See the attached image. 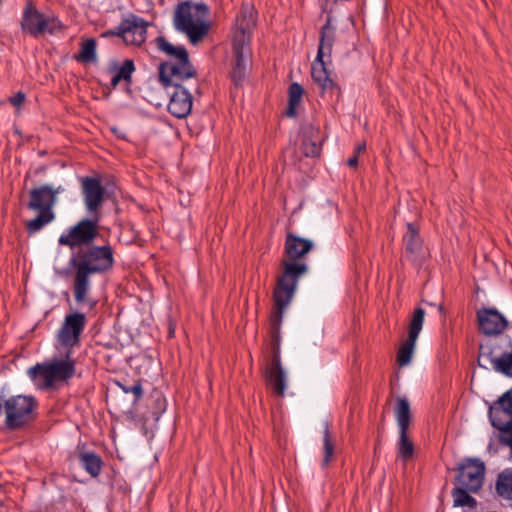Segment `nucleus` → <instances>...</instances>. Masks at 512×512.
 Wrapping results in <instances>:
<instances>
[{
  "label": "nucleus",
  "instance_id": "obj_22",
  "mask_svg": "<svg viewBox=\"0 0 512 512\" xmlns=\"http://www.w3.org/2000/svg\"><path fill=\"white\" fill-rule=\"evenodd\" d=\"M300 151L305 157L316 158L321 155L323 138L318 126L306 124L300 130Z\"/></svg>",
  "mask_w": 512,
  "mask_h": 512
},
{
  "label": "nucleus",
  "instance_id": "obj_2",
  "mask_svg": "<svg viewBox=\"0 0 512 512\" xmlns=\"http://www.w3.org/2000/svg\"><path fill=\"white\" fill-rule=\"evenodd\" d=\"M314 248V243L308 238L287 232L284 240L283 257L280 262L281 275L277 278L274 296L293 299L299 279L305 275L309 267L305 257Z\"/></svg>",
  "mask_w": 512,
  "mask_h": 512
},
{
  "label": "nucleus",
  "instance_id": "obj_6",
  "mask_svg": "<svg viewBox=\"0 0 512 512\" xmlns=\"http://www.w3.org/2000/svg\"><path fill=\"white\" fill-rule=\"evenodd\" d=\"M334 40L335 28L331 25V17H327L325 24L321 28L317 56L311 66V76L313 81L319 86L321 96L328 94L331 99L335 97V102H338L341 97V88L331 78L330 71L327 69V63L324 61L325 56L331 57Z\"/></svg>",
  "mask_w": 512,
  "mask_h": 512
},
{
  "label": "nucleus",
  "instance_id": "obj_5",
  "mask_svg": "<svg viewBox=\"0 0 512 512\" xmlns=\"http://www.w3.org/2000/svg\"><path fill=\"white\" fill-rule=\"evenodd\" d=\"M159 82L170 96L168 112L178 119L186 118L192 110V91L197 92L200 88L198 75L185 78L172 67L170 76H165V72L162 71Z\"/></svg>",
  "mask_w": 512,
  "mask_h": 512
},
{
  "label": "nucleus",
  "instance_id": "obj_26",
  "mask_svg": "<svg viewBox=\"0 0 512 512\" xmlns=\"http://www.w3.org/2000/svg\"><path fill=\"white\" fill-rule=\"evenodd\" d=\"M77 458L81 467L92 477L96 478L100 475L103 460L100 455L94 451L79 450L77 446Z\"/></svg>",
  "mask_w": 512,
  "mask_h": 512
},
{
  "label": "nucleus",
  "instance_id": "obj_14",
  "mask_svg": "<svg viewBox=\"0 0 512 512\" xmlns=\"http://www.w3.org/2000/svg\"><path fill=\"white\" fill-rule=\"evenodd\" d=\"M86 324L87 318L82 312L74 311L65 316L57 332V340L66 350L65 355L68 358L71 357L73 348L80 345Z\"/></svg>",
  "mask_w": 512,
  "mask_h": 512
},
{
  "label": "nucleus",
  "instance_id": "obj_15",
  "mask_svg": "<svg viewBox=\"0 0 512 512\" xmlns=\"http://www.w3.org/2000/svg\"><path fill=\"white\" fill-rule=\"evenodd\" d=\"M485 469V464L480 459L466 458L456 468V482L470 492L477 493L483 486Z\"/></svg>",
  "mask_w": 512,
  "mask_h": 512
},
{
  "label": "nucleus",
  "instance_id": "obj_28",
  "mask_svg": "<svg viewBox=\"0 0 512 512\" xmlns=\"http://www.w3.org/2000/svg\"><path fill=\"white\" fill-rule=\"evenodd\" d=\"M304 95L303 87L293 82L288 88V105L285 111V116L288 118H295L297 116V107L300 105Z\"/></svg>",
  "mask_w": 512,
  "mask_h": 512
},
{
  "label": "nucleus",
  "instance_id": "obj_8",
  "mask_svg": "<svg viewBox=\"0 0 512 512\" xmlns=\"http://www.w3.org/2000/svg\"><path fill=\"white\" fill-rule=\"evenodd\" d=\"M75 361L65 355V359H54L49 363H37L29 368L28 375L37 388L47 390L57 382H67L75 375Z\"/></svg>",
  "mask_w": 512,
  "mask_h": 512
},
{
  "label": "nucleus",
  "instance_id": "obj_36",
  "mask_svg": "<svg viewBox=\"0 0 512 512\" xmlns=\"http://www.w3.org/2000/svg\"><path fill=\"white\" fill-rule=\"evenodd\" d=\"M115 384L124 392L132 393L134 395L133 404H136L143 396V387L141 381H136L132 386L122 384L120 381H115Z\"/></svg>",
  "mask_w": 512,
  "mask_h": 512
},
{
  "label": "nucleus",
  "instance_id": "obj_32",
  "mask_svg": "<svg viewBox=\"0 0 512 512\" xmlns=\"http://www.w3.org/2000/svg\"><path fill=\"white\" fill-rule=\"evenodd\" d=\"M470 490L467 488L457 485L452 489L453 505L457 506H468L474 508L477 505V501L470 495Z\"/></svg>",
  "mask_w": 512,
  "mask_h": 512
},
{
  "label": "nucleus",
  "instance_id": "obj_18",
  "mask_svg": "<svg viewBox=\"0 0 512 512\" xmlns=\"http://www.w3.org/2000/svg\"><path fill=\"white\" fill-rule=\"evenodd\" d=\"M79 182L86 209L91 213L98 211L105 199L101 177L82 176Z\"/></svg>",
  "mask_w": 512,
  "mask_h": 512
},
{
  "label": "nucleus",
  "instance_id": "obj_35",
  "mask_svg": "<svg viewBox=\"0 0 512 512\" xmlns=\"http://www.w3.org/2000/svg\"><path fill=\"white\" fill-rule=\"evenodd\" d=\"M492 368L507 377H512V351L501 354L495 359Z\"/></svg>",
  "mask_w": 512,
  "mask_h": 512
},
{
  "label": "nucleus",
  "instance_id": "obj_19",
  "mask_svg": "<svg viewBox=\"0 0 512 512\" xmlns=\"http://www.w3.org/2000/svg\"><path fill=\"white\" fill-rule=\"evenodd\" d=\"M479 332L485 336L500 335L509 325L506 317L496 308L483 307L476 313Z\"/></svg>",
  "mask_w": 512,
  "mask_h": 512
},
{
  "label": "nucleus",
  "instance_id": "obj_21",
  "mask_svg": "<svg viewBox=\"0 0 512 512\" xmlns=\"http://www.w3.org/2000/svg\"><path fill=\"white\" fill-rule=\"evenodd\" d=\"M106 71L110 74V88L116 89L120 82H124L127 87H130L133 83L132 76L136 71L135 62L133 59H125L118 61L112 59L108 62Z\"/></svg>",
  "mask_w": 512,
  "mask_h": 512
},
{
  "label": "nucleus",
  "instance_id": "obj_42",
  "mask_svg": "<svg viewBox=\"0 0 512 512\" xmlns=\"http://www.w3.org/2000/svg\"><path fill=\"white\" fill-rule=\"evenodd\" d=\"M438 311L440 314L445 315V308H444L443 304L438 305Z\"/></svg>",
  "mask_w": 512,
  "mask_h": 512
},
{
  "label": "nucleus",
  "instance_id": "obj_29",
  "mask_svg": "<svg viewBox=\"0 0 512 512\" xmlns=\"http://www.w3.org/2000/svg\"><path fill=\"white\" fill-rule=\"evenodd\" d=\"M37 211L39 212L38 215L26 223V230L29 235L37 233L44 226L55 219V213L53 212V209L48 208L45 210Z\"/></svg>",
  "mask_w": 512,
  "mask_h": 512
},
{
  "label": "nucleus",
  "instance_id": "obj_12",
  "mask_svg": "<svg viewBox=\"0 0 512 512\" xmlns=\"http://www.w3.org/2000/svg\"><path fill=\"white\" fill-rule=\"evenodd\" d=\"M156 44L159 50L171 57H174L176 60L175 62H162L159 65V78L161 77L162 71L165 72V76H170L172 67H175L177 69V73L179 75H183L185 78L197 76V70L191 63L188 51L184 46H174L163 36L156 38Z\"/></svg>",
  "mask_w": 512,
  "mask_h": 512
},
{
  "label": "nucleus",
  "instance_id": "obj_24",
  "mask_svg": "<svg viewBox=\"0 0 512 512\" xmlns=\"http://www.w3.org/2000/svg\"><path fill=\"white\" fill-rule=\"evenodd\" d=\"M235 63L231 72V79L239 86L246 76L249 58L251 56L250 43L232 42Z\"/></svg>",
  "mask_w": 512,
  "mask_h": 512
},
{
  "label": "nucleus",
  "instance_id": "obj_37",
  "mask_svg": "<svg viewBox=\"0 0 512 512\" xmlns=\"http://www.w3.org/2000/svg\"><path fill=\"white\" fill-rule=\"evenodd\" d=\"M124 25H125L124 20L122 19L120 24L117 27L102 32L100 37L101 38H110V37L116 36V37H120L125 42L126 36H125Z\"/></svg>",
  "mask_w": 512,
  "mask_h": 512
},
{
  "label": "nucleus",
  "instance_id": "obj_44",
  "mask_svg": "<svg viewBox=\"0 0 512 512\" xmlns=\"http://www.w3.org/2000/svg\"><path fill=\"white\" fill-rule=\"evenodd\" d=\"M3 0H0V4H2Z\"/></svg>",
  "mask_w": 512,
  "mask_h": 512
},
{
  "label": "nucleus",
  "instance_id": "obj_7",
  "mask_svg": "<svg viewBox=\"0 0 512 512\" xmlns=\"http://www.w3.org/2000/svg\"><path fill=\"white\" fill-rule=\"evenodd\" d=\"M37 401L31 395H14L5 399L0 395V416L5 414V427L16 431L36 419Z\"/></svg>",
  "mask_w": 512,
  "mask_h": 512
},
{
  "label": "nucleus",
  "instance_id": "obj_30",
  "mask_svg": "<svg viewBox=\"0 0 512 512\" xmlns=\"http://www.w3.org/2000/svg\"><path fill=\"white\" fill-rule=\"evenodd\" d=\"M495 489L506 500H512V468H506L498 474Z\"/></svg>",
  "mask_w": 512,
  "mask_h": 512
},
{
  "label": "nucleus",
  "instance_id": "obj_33",
  "mask_svg": "<svg viewBox=\"0 0 512 512\" xmlns=\"http://www.w3.org/2000/svg\"><path fill=\"white\" fill-rule=\"evenodd\" d=\"M417 339L408 336L400 346L397 353V362L400 366H406L410 363Z\"/></svg>",
  "mask_w": 512,
  "mask_h": 512
},
{
  "label": "nucleus",
  "instance_id": "obj_34",
  "mask_svg": "<svg viewBox=\"0 0 512 512\" xmlns=\"http://www.w3.org/2000/svg\"><path fill=\"white\" fill-rule=\"evenodd\" d=\"M425 317V310L421 307L415 308L408 327V336L418 339L422 330Z\"/></svg>",
  "mask_w": 512,
  "mask_h": 512
},
{
  "label": "nucleus",
  "instance_id": "obj_40",
  "mask_svg": "<svg viewBox=\"0 0 512 512\" xmlns=\"http://www.w3.org/2000/svg\"><path fill=\"white\" fill-rule=\"evenodd\" d=\"M347 164H348V166L353 167V168L357 167L358 156L353 154V156L348 159Z\"/></svg>",
  "mask_w": 512,
  "mask_h": 512
},
{
  "label": "nucleus",
  "instance_id": "obj_10",
  "mask_svg": "<svg viewBox=\"0 0 512 512\" xmlns=\"http://www.w3.org/2000/svg\"><path fill=\"white\" fill-rule=\"evenodd\" d=\"M20 27L24 34L39 38L45 33L53 35L62 30L63 24L55 17L45 16L37 9L32 0H28L23 9Z\"/></svg>",
  "mask_w": 512,
  "mask_h": 512
},
{
  "label": "nucleus",
  "instance_id": "obj_9",
  "mask_svg": "<svg viewBox=\"0 0 512 512\" xmlns=\"http://www.w3.org/2000/svg\"><path fill=\"white\" fill-rule=\"evenodd\" d=\"M488 416L499 443L510 447L512 454V387L490 405Z\"/></svg>",
  "mask_w": 512,
  "mask_h": 512
},
{
  "label": "nucleus",
  "instance_id": "obj_13",
  "mask_svg": "<svg viewBox=\"0 0 512 512\" xmlns=\"http://www.w3.org/2000/svg\"><path fill=\"white\" fill-rule=\"evenodd\" d=\"M99 235V217L83 218L70 227L67 233L60 235L58 243L74 250L95 245L94 241Z\"/></svg>",
  "mask_w": 512,
  "mask_h": 512
},
{
  "label": "nucleus",
  "instance_id": "obj_20",
  "mask_svg": "<svg viewBox=\"0 0 512 512\" xmlns=\"http://www.w3.org/2000/svg\"><path fill=\"white\" fill-rule=\"evenodd\" d=\"M256 26V12L253 7L242 5L235 18L232 42L250 43Z\"/></svg>",
  "mask_w": 512,
  "mask_h": 512
},
{
  "label": "nucleus",
  "instance_id": "obj_17",
  "mask_svg": "<svg viewBox=\"0 0 512 512\" xmlns=\"http://www.w3.org/2000/svg\"><path fill=\"white\" fill-rule=\"evenodd\" d=\"M512 351V339L509 336L490 339L479 345V355L477 358L478 366L488 369V365L493 366L495 359L501 354Z\"/></svg>",
  "mask_w": 512,
  "mask_h": 512
},
{
  "label": "nucleus",
  "instance_id": "obj_16",
  "mask_svg": "<svg viewBox=\"0 0 512 512\" xmlns=\"http://www.w3.org/2000/svg\"><path fill=\"white\" fill-rule=\"evenodd\" d=\"M406 228L407 230L403 236L405 257L414 266L421 267L426 260L424 241L419 228L413 223H407Z\"/></svg>",
  "mask_w": 512,
  "mask_h": 512
},
{
  "label": "nucleus",
  "instance_id": "obj_4",
  "mask_svg": "<svg viewBox=\"0 0 512 512\" xmlns=\"http://www.w3.org/2000/svg\"><path fill=\"white\" fill-rule=\"evenodd\" d=\"M210 8L203 2L184 0L174 10V28L187 36L191 44L200 42L210 30Z\"/></svg>",
  "mask_w": 512,
  "mask_h": 512
},
{
  "label": "nucleus",
  "instance_id": "obj_1",
  "mask_svg": "<svg viewBox=\"0 0 512 512\" xmlns=\"http://www.w3.org/2000/svg\"><path fill=\"white\" fill-rule=\"evenodd\" d=\"M114 251L110 244L80 247L68 261V267L60 275H73L74 299L80 306L87 305L93 309L97 302L90 297L91 276L103 275L114 266Z\"/></svg>",
  "mask_w": 512,
  "mask_h": 512
},
{
  "label": "nucleus",
  "instance_id": "obj_31",
  "mask_svg": "<svg viewBox=\"0 0 512 512\" xmlns=\"http://www.w3.org/2000/svg\"><path fill=\"white\" fill-rule=\"evenodd\" d=\"M330 422L325 421L323 423V450H324V456L322 459L321 466L327 467L330 462L332 461L334 451H335V442L332 439V434L330 430Z\"/></svg>",
  "mask_w": 512,
  "mask_h": 512
},
{
  "label": "nucleus",
  "instance_id": "obj_3",
  "mask_svg": "<svg viewBox=\"0 0 512 512\" xmlns=\"http://www.w3.org/2000/svg\"><path fill=\"white\" fill-rule=\"evenodd\" d=\"M274 307L269 316L270 326V361L265 369L266 381L273 386L278 396H283L286 389V376L281 363V326L285 308L292 299L274 296Z\"/></svg>",
  "mask_w": 512,
  "mask_h": 512
},
{
  "label": "nucleus",
  "instance_id": "obj_23",
  "mask_svg": "<svg viewBox=\"0 0 512 512\" xmlns=\"http://www.w3.org/2000/svg\"><path fill=\"white\" fill-rule=\"evenodd\" d=\"M123 20L126 36L125 44L140 47L146 41L149 22L133 13L128 14Z\"/></svg>",
  "mask_w": 512,
  "mask_h": 512
},
{
  "label": "nucleus",
  "instance_id": "obj_39",
  "mask_svg": "<svg viewBox=\"0 0 512 512\" xmlns=\"http://www.w3.org/2000/svg\"><path fill=\"white\" fill-rule=\"evenodd\" d=\"M366 149V144L365 142H361V143H358L355 147H354V155H357L359 156L360 153L364 152Z\"/></svg>",
  "mask_w": 512,
  "mask_h": 512
},
{
  "label": "nucleus",
  "instance_id": "obj_43",
  "mask_svg": "<svg viewBox=\"0 0 512 512\" xmlns=\"http://www.w3.org/2000/svg\"><path fill=\"white\" fill-rule=\"evenodd\" d=\"M174 336V329L172 327L169 328V337L172 338Z\"/></svg>",
  "mask_w": 512,
  "mask_h": 512
},
{
  "label": "nucleus",
  "instance_id": "obj_11",
  "mask_svg": "<svg viewBox=\"0 0 512 512\" xmlns=\"http://www.w3.org/2000/svg\"><path fill=\"white\" fill-rule=\"evenodd\" d=\"M395 419L398 425L399 438L397 441L398 458L408 461L415 452L414 443L409 436L410 425L413 420L410 403L406 397H397L394 406Z\"/></svg>",
  "mask_w": 512,
  "mask_h": 512
},
{
  "label": "nucleus",
  "instance_id": "obj_25",
  "mask_svg": "<svg viewBox=\"0 0 512 512\" xmlns=\"http://www.w3.org/2000/svg\"><path fill=\"white\" fill-rule=\"evenodd\" d=\"M30 200L27 208L30 210H45L53 209L54 206V193L52 186L42 185L40 187L30 190Z\"/></svg>",
  "mask_w": 512,
  "mask_h": 512
},
{
  "label": "nucleus",
  "instance_id": "obj_41",
  "mask_svg": "<svg viewBox=\"0 0 512 512\" xmlns=\"http://www.w3.org/2000/svg\"><path fill=\"white\" fill-rule=\"evenodd\" d=\"M63 191V188L61 186H59L58 188L54 189L52 187V192L54 193V204L56 203V200H57V195Z\"/></svg>",
  "mask_w": 512,
  "mask_h": 512
},
{
  "label": "nucleus",
  "instance_id": "obj_38",
  "mask_svg": "<svg viewBox=\"0 0 512 512\" xmlns=\"http://www.w3.org/2000/svg\"><path fill=\"white\" fill-rule=\"evenodd\" d=\"M26 100V95L22 91H18L10 98V103L16 108H20Z\"/></svg>",
  "mask_w": 512,
  "mask_h": 512
},
{
  "label": "nucleus",
  "instance_id": "obj_27",
  "mask_svg": "<svg viewBox=\"0 0 512 512\" xmlns=\"http://www.w3.org/2000/svg\"><path fill=\"white\" fill-rule=\"evenodd\" d=\"M97 41L95 38H82L79 53L73 56L74 60L82 64L95 63L97 61Z\"/></svg>",
  "mask_w": 512,
  "mask_h": 512
}]
</instances>
